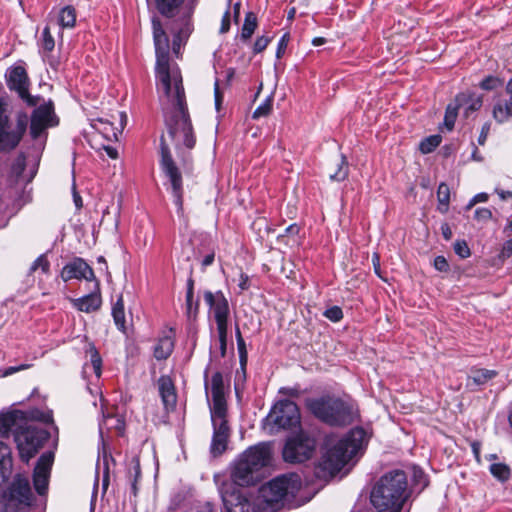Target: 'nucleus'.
<instances>
[{"label": "nucleus", "mask_w": 512, "mask_h": 512, "mask_svg": "<svg viewBox=\"0 0 512 512\" xmlns=\"http://www.w3.org/2000/svg\"><path fill=\"white\" fill-rule=\"evenodd\" d=\"M434 267L436 270L440 272H446L449 270V264L445 257L443 256H437L434 259Z\"/></svg>", "instance_id": "obj_58"}, {"label": "nucleus", "mask_w": 512, "mask_h": 512, "mask_svg": "<svg viewBox=\"0 0 512 512\" xmlns=\"http://www.w3.org/2000/svg\"><path fill=\"white\" fill-rule=\"evenodd\" d=\"M299 408L293 401L280 400L270 410L265 418V424L274 429H292L300 425Z\"/></svg>", "instance_id": "obj_8"}, {"label": "nucleus", "mask_w": 512, "mask_h": 512, "mask_svg": "<svg viewBox=\"0 0 512 512\" xmlns=\"http://www.w3.org/2000/svg\"><path fill=\"white\" fill-rule=\"evenodd\" d=\"M348 162L346 160V157L344 155H341L340 161L337 164V170L330 174V179L333 181H344L348 176Z\"/></svg>", "instance_id": "obj_39"}, {"label": "nucleus", "mask_w": 512, "mask_h": 512, "mask_svg": "<svg viewBox=\"0 0 512 512\" xmlns=\"http://www.w3.org/2000/svg\"><path fill=\"white\" fill-rule=\"evenodd\" d=\"M488 200V194L487 193H478L476 194L466 205L465 209L470 210L474 205L480 202H486Z\"/></svg>", "instance_id": "obj_59"}, {"label": "nucleus", "mask_w": 512, "mask_h": 512, "mask_svg": "<svg viewBox=\"0 0 512 512\" xmlns=\"http://www.w3.org/2000/svg\"><path fill=\"white\" fill-rule=\"evenodd\" d=\"M39 269L44 274H47L49 272L50 262L47 259L46 254H41L39 257H37V259L31 264L28 274L31 275Z\"/></svg>", "instance_id": "obj_41"}, {"label": "nucleus", "mask_w": 512, "mask_h": 512, "mask_svg": "<svg viewBox=\"0 0 512 512\" xmlns=\"http://www.w3.org/2000/svg\"><path fill=\"white\" fill-rule=\"evenodd\" d=\"M197 306H198L197 303L194 305L193 298L186 297V308H187V314L189 317H192L196 314Z\"/></svg>", "instance_id": "obj_63"}, {"label": "nucleus", "mask_w": 512, "mask_h": 512, "mask_svg": "<svg viewBox=\"0 0 512 512\" xmlns=\"http://www.w3.org/2000/svg\"><path fill=\"white\" fill-rule=\"evenodd\" d=\"M204 301L213 311L217 327H228L229 304L221 291L204 293Z\"/></svg>", "instance_id": "obj_17"}, {"label": "nucleus", "mask_w": 512, "mask_h": 512, "mask_svg": "<svg viewBox=\"0 0 512 512\" xmlns=\"http://www.w3.org/2000/svg\"><path fill=\"white\" fill-rule=\"evenodd\" d=\"M315 449V438L300 432L286 441L282 455L288 463H302L313 456Z\"/></svg>", "instance_id": "obj_11"}, {"label": "nucleus", "mask_w": 512, "mask_h": 512, "mask_svg": "<svg viewBox=\"0 0 512 512\" xmlns=\"http://www.w3.org/2000/svg\"><path fill=\"white\" fill-rule=\"evenodd\" d=\"M492 116L500 124L512 118V96L507 99H499L493 106Z\"/></svg>", "instance_id": "obj_24"}, {"label": "nucleus", "mask_w": 512, "mask_h": 512, "mask_svg": "<svg viewBox=\"0 0 512 512\" xmlns=\"http://www.w3.org/2000/svg\"><path fill=\"white\" fill-rule=\"evenodd\" d=\"M112 316L117 328L121 331H125V311L123 296L119 295L117 301L112 307Z\"/></svg>", "instance_id": "obj_31"}, {"label": "nucleus", "mask_w": 512, "mask_h": 512, "mask_svg": "<svg viewBox=\"0 0 512 512\" xmlns=\"http://www.w3.org/2000/svg\"><path fill=\"white\" fill-rule=\"evenodd\" d=\"M52 107L40 105L34 109L31 115L30 135L32 139L37 140L46 137V130L52 118Z\"/></svg>", "instance_id": "obj_19"}, {"label": "nucleus", "mask_w": 512, "mask_h": 512, "mask_svg": "<svg viewBox=\"0 0 512 512\" xmlns=\"http://www.w3.org/2000/svg\"><path fill=\"white\" fill-rule=\"evenodd\" d=\"M498 375L496 370H489L484 368H472L470 371V375L468 376V381L472 382L474 385H484L488 381L492 380Z\"/></svg>", "instance_id": "obj_29"}, {"label": "nucleus", "mask_w": 512, "mask_h": 512, "mask_svg": "<svg viewBox=\"0 0 512 512\" xmlns=\"http://www.w3.org/2000/svg\"><path fill=\"white\" fill-rule=\"evenodd\" d=\"M186 512H217V509L211 502H205L203 504L191 507Z\"/></svg>", "instance_id": "obj_55"}, {"label": "nucleus", "mask_w": 512, "mask_h": 512, "mask_svg": "<svg viewBox=\"0 0 512 512\" xmlns=\"http://www.w3.org/2000/svg\"><path fill=\"white\" fill-rule=\"evenodd\" d=\"M460 110L459 106L457 105L456 101L448 104L445 116H444V125L447 127V129L450 131L453 129L458 111Z\"/></svg>", "instance_id": "obj_38"}, {"label": "nucleus", "mask_w": 512, "mask_h": 512, "mask_svg": "<svg viewBox=\"0 0 512 512\" xmlns=\"http://www.w3.org/2000/svg\"><path fill=\"white\" fill-rule=\"evenodd\" d=\"M455 101L464 116L469 117L472 113L478 111L483 104L482 97L475 93H460L455 97Z\"/></svg>", "instance_id": "obj_22"}, {"label": "nucleus", "mask_w": 512, "mask_h": 512, "mask_svg": "<svg viewBox=\"0 0 512 512\" xmlns=\"http://www.w3.org/2000/svg\"><path fill=\"white\" fill-rule=\"evenodd\" d=\"M305 405L314 417L330 426H348L359 418L358 406L351 399L326 395L308 398Z\"/></svg>", "instance_id": "obj_5"}, {"label": "nucleus", "mask_w": 512, "mask_h": 512, "mask_svg": "<svg viewBox=\"0 0 512 512\" xmlns=\"http://www.w3.org/2000/svg\"><path fill=\"white\" fill-rule=\"evenodd\" d=\"M228 412L210 413L213 427L211 454L216 457L225 452L230 438L231 429L227 419Z\"/></svg>", "instance_id": "obj_13"}, {"label": "nucleus", "mask_w": 512, "mask_h": 512, "mask_svg": "<svg viewBox=\"0 0 512 512\" xmlns=\"http://www.w3.org/2000/svg\"><path fill=\"white\" fill-rule=\"evenodd\" d=\"M413 481H414L415 485L421 486V490L424 489L428 485L427 477L421 469L414 468Z\"/></svg>", "instance_id": "obj_52"}, {"label": "nucleus", "mask_w": 512, "mask_h": 512, "mask_svg": "<svg viewBox=\"0 0 512 512\" xmlns=\"http://www.w3.org/2000/svg\"><path fill=\"white\" fill-rule=\"evenodd\" d=\"M289 40H290L289 34L285 33L282 35V37L278 41V45H277V49H276V57L278 59L282 58V56L285 54Z\"/></svg>", "instance_id": "obj_53"}, {"label": "nucleus", "mask_w": 512, "mask_h": 512, "mask_svg": "<svg viewBox=\"0 0 512 512\" xmlns=\"http://www.w3.org/2000/svg\"><path fill=\"white\" fill-rule=\"evenodd\" d=\"M512 256V239L507 240L501 250L502 258H509Z\"/></svg>", "instance_id": "obj_61"}, {"label": "nucleus", "mask_w": 512, "mask_h": 512, "mask_svg": "<svg viewBox=\"0 0 512 512\" xmlns=\"http://www.w3.org/2000/svg\"><path fill=\"white\" fill-rule=\"evenodd\" d=\"M474 217L478 221H488L492 218V211L488 208H477Z\"/></svg>", "instance_id": "obj_56"}, {"label": "nucleus", "mask_w": 512, "mask_h": 512, "mask_svg": "<svg viewBox=\"0 0 512 512\" xmlns=\"http://www.w3.org/2000/svg\"><path fill=\"white\" fill-rule=\"evenodd\" d=\"M89 354H90V366L92 367L95 376L97 378H99L102 373V359L94 345L90 346Z\"/></svg>", "instance_id": "obj_40"}, {"label": "nucleus", "mask_w": 512, "mask_h": 512, "mask_svg": "<svg viewBox=\"0 0 512 512\" xmlns=\"http://www.w3.org/2000/svg\"><path fill=\"white\" fill-rule=\"evenodd\" d=\"M13 425V419L10 416L0 418V433L7 434Z\"/></svg>", "instance_id": "obj_57"}, {"label": "nucleus", "mask_w": 512, "mask_h": 512, "mask_svg": "<svg viewBox=\"0 0 512 512\" xmlns=\"http://www.w3.org/2000/svg\"><path fill=\"white\" fill-rule=\"evenodd\" d=\"M185 0H155L158 12L167 18L174 17Z\"/></svg>", "instance_id": "obj_27"}, {"label": "nucleus", "mask_w": 512, "mask_h": 512, "mask_svg": "<svg viewBox=\"0 0 512 512\" xmlns=\"http://www.w3.org/2000/svg\"><path fill=\"white\" fill-rule=\"evenodd\" d=\"M60 276L64 282L72 279H85L87 281H95V287H99L93 269L82 258H75L67 263L62 268Z\"/></svg>", "instance_id": "obj_16"}, {"label": "nucleus", "mask_w": 512, "mask_h": 512, "mask_svg": "<svg viewBox=\"0 0 512 512\" xmlns=\"http://www.w3.org/2000/svg\"><path fill=\"white\" fill-rule=\"evenodd\" d=\"M54 454L52 452L43 453L37 461V465L34 470L46 472L50 474L51 466L53 464Z\"/></svg>", "instance_id": "obj_42"}, {"label": "nucleus", "mask_w": 512, "mask_h": 512, "mask_svg": "<svg viewBox=\"0 0 512 512\" xmlns=\"http://www.w3.org/2000/svg\"><path fill=\"white\" fill-rule=\"evenodd\" d=\"M489 131H490V124L489 123H485L482 126L480 135L478 137V143L480 145H484L485 144Z\"/></svg>", "instance_id": "obj_62"}, {"label": "nucleus", "mask_w": 512, "mask_h": 512, "mask_svg": "<svg viewBox=\"0 0 512 512\" xmlns=\"http://www.w3.org/2000/svg\"><path fill=\"white\" fill-rule=\"evenodd\" d=\"M0 512H44V507L36 503L26 476L16 475L3 492Z\"/></svg>", "instance_id": "obj_6"}, {"label": "nucleus", "mask_w": 512, "mask_h": 512, "mask_svg": "<svg viewBox=\"0 0 512 512\" xmlns=\"http://www.w3.org/2000/svg\"><path fill=\"white\" fill-rule=\"evenodd\" d=\"M7 102L4 98H0V127L9 126V117L6 114Z\"/></svg>", "instance_id": "obj_54"}, {"label": "nucleus", "mask_w": 512, "mask_h": 512, "mask_svg": "<svg viewBox=\"0 0 512 512\" xmlns=\"http://www.w3.org/2000/svg\"><path fill=\"white\" fill-rule=\"evenodd\" d=\"M225 512H258L253 497L243 488L234 489L232 482H222L219 486Z\"/></svg>", "instance_id": "obj_10"}, {"label": "nucleus", "mask_w": 512, "mask_h": 512, "mask_svg": "<svg viewBox=\"0 0 512 512\" xmlns=\"http://www.w3.org/2000/svg\"><path fill=\"white\" fill-rule=\"evenodd\" d=\"M73 306L79 311L91 313L98 310L101 306L102 300L99 293H90L83 297L73 299Z\"/></svg>", "instance_id": "obj_23"}, {"label": "nucleus", "mask_w": 512, "mask_h": 512, "mask_svg": "<svg viewBox=\"0 0 512 512\" xmlns=\"http://www.w3.org/2000/svg\"><path fill=\"white\" fill-rule=\"evenodd\" d=\"M59 24L63 28H72L76 23V11L72 6H65L61 9L58 17Z\"/></svg>", "instance_id": "obj_33"}, {"label": "nucleus", "mask_w": 512, "mask_h": 512, "mask_svg": "<svg viewBox=\"0 0 512 512\" xmlns=\"http://www.w3.org/2000/svg\"><path fill=\"white\" fill-rule=\"evenodd\" d=\"M502 84L503 80L501 78L494 75H489L479 83V87L486 91H492L501 87Z\"/></svg>", "instance_id": "obj_44"}, {"label": "nucleus", "mask_w": 512, "mask_h": 512, "mask_svg": "<svg viewBox=\"0 0 512 512\" xmlns=\"http://www.w3.org/2000/svg\"><path fill=\"white\" fill-rule=\"evenodd\" d=\"M12 471L11 450L7 444L0 441V475L8 479Z\"/></svg>", "instance_id": "obj_30"}, {"label": "nucleus", "mask_w": 512, "mask_h": 512, "mask_svg": "<svg viewBox=\"0 0 512 512\" xmlns=\"http://www.w3.org/2000/svg\"><path fill=\"white\" fill-rule=\"evenodd\" d=\"M174 349V341L171 336H164L159 338L154 346L153 354L157 360H166Z\"/></svg>", "instance_id": "obj_26"}, {"label": "nucleus", "mask_w": 512, "mask_h": 512, "mask_svg": "<svg viewBox=\"0 0 512 512\" xmlns=\"http://www.w3.org/2000/svg\"><path fill=\"white\" fill-rule=\"evenodd\" d=\"M323 315L332 322H338L343 318V311L339 306L326 309Z\"/></svg>", "instance_id": "obj_48"}, {"label": "nucleus", "mask_w": 512, "mask_h": 512, "mask_svg": "<svg viewBox=\"0 0 512 512\" xmlns=\"http://www.w3.org/2000/svg\"><path fill=\"white\" fill-rule=\"evenodd\" d=\"M192 9L189 8L185 13L184 17L181 20V24L179 28H175V34L173 37V53L179 57L181 45H183L188 37L190 36L193 26L191 22Z\"/></svg>", "instance_id": "obj_21"}, {"label": "nucleus", "mask_w": 512, "mask_h": 512, "mask_svg": "<svg viewBox=\"0 0 512 512\" xmlns=\"http://www.w3.org/2000/svg\"><path fill=\"white\" fill-rule=\"evenodd\" d=\"M227 329H228V327H217L221 357H224L226 354Z\"/></svg>", "instance_id": "obj_51"}, {"label": "nucleus", "mask_w": 512, "mask_h": 512, "mask_svg": "<svg viewBox=\"0 0 512 512\" xmlns=\"http://www.w3.org/2000/svg\"><path fill=\"white\" fill-rule=\"evenodd\" d=\"M257 473L245 460L238 457L231 471V477L223 482H232L234 489L253 485L257 480Z\"/></svg>", "instance_id": "obj_18"}, {"label": "nucleus", "mask_w": 512, "mask_h": 512, "mask_svg": "<svg viewBox=\"0 0 512 512\" xmlns=\"http://www.w3.org/2000/svg\"><path fill=\"white\" fill-rule=\"evenodd\" d=\"M40 47L45 52H51L55 47V41L51 35L50 28L48 26H46L42 31Z\"/></svg>", "instance_id": "obj_43"}, {"label": "nucleus", "mask_w": 512, "mask_h": 512, "mask_svg": "<svg viewBox=\"0 0 512 512\" xmlns=\"http://www.w3.org/2000/svg\"><path fill=\"white\" fill-rule=\"evenodd\" d=\"M92 126L108 141L117 140L118 134L121 132L120 129L114 127L113 123L104 119H97Z\"/></svg>", "instance_id": "obj_28"}, {"label": "nucleus", "mask_w": 512, "mask_h": 512, "mask_svg": "<svg viewBox=\"0 0 512 512\" xmlns=\"http://www.w3.org/2000/svg\"><path fill=\"white\" fill-rule=\"evenodd\" d=\"M491 475L501 483L507 482L511 478V468L505 463H492L489 467Z\"/></svg>", "instance_id": "obj_32"}, {"label": "nucleus", "mask_w": 512, "mask_h": 512, "mask_svg": "<svg viewBox=\"0 0 512 512\" xmlns=\"http://www.w3.org/2000/svg\"><path fill=\"white\" fill-rule=\"evenodd\" d=\"M273 99L268 97L261 103L253 112L252 118L259 119L261 117H266L270 114L272 110Z\"/></svg>", "instance_id": "obj_45"}, {"label": "nucleus", "mask_w": 512, "mask_h": 512, "mask_svg": "<svg viewBox=\"0 0 512 512\" xmlns=\"http://www.w3.org/2000/svg\"><path fill=\"white\" fill-rule=\"evenodd\" d=\"M157 383L164 409L166 412L173 411L177 403V394L172 379L168 375H162Z\"/></svg>", "instance_id": "obj_20"}, {"label": "nucleus", "mask_w": 512, "mask_h": 512, "mask_svg": "<svg viewBox=\"0 0 512 512\" xmlns=\"http://www.w3.org/2000/svg\"><path fill=\"white\" fill-rule=\"evenodd\" d=\"M454 251L461 258H467L471 254L470 249H469L466 241H464V240H458L455 242Z\"/></svg>", "instance_id": "obj_49"}, {"label": "nucleus", "mask_w": 512, "mask_h": 512, "mask_svg": "<svg viewBox=\"0 0 512 512\" xmlns=\"http://www.w3.org/2000/svg\"><path fill=\"white\" fill-rule=\"evenodd\" d=\"M156 50L155 78L162 102L165 125L177 148L192 149L196 143L188 114L183 79L177 64L169 61V40L158 17L152 18Z\"/></svg>", "instance_id": "obj_1"}, {"label": "nucleus", "mask_w": 512, "mask_h": 512, "mask_svg": "<svg viewBox=\"0 0 512 512\" xmlns=\"http://www.w3.org/2000/svg\"><path fill=\"white\" fill-rule=\"evenodd\" d=\"M239 457L245 460L253 469L259 471L271 462V445L266 442L258 443L247 448Z\"/></svg>", "instance_id": "obj_15"}, {"label": "nucleus", "mask_w": 512, "mask_h": 512, "mask_svg": "<svg viewBox=\"0 0 512 512\" xmlns=\"http://www.w3.org/2000/svg\"><path fill=\"white\" fill-rule=\"evenodd\" d=\"M409 497L405 472L392 470L380 477L372 489L370 499L380 512H401Z\"/></svg>", "instance_id": "obj_4"}, {"label": "nucleus", "mask_w": 512, "mask_h": 512, "mask_svg": "<svg viewBox=\"0 0 512 512\" xmlns=\"http://www.w3.org/2000/svg\"><path fill=\"white\" fill-rule=\"evenodd\" d=\"M10 127H0V153L14 150L21 141L19 134H16Z\"/></svg>", "instance_id": "obj_25"}, {"label": "nucleus", "mask_w": 512, "mask_h": 512, "mask_svg": "<svg viewBox=\"0 0 512 512\" xmlns=\"http://www.w3.org/2000/svg\"><path fill=\"white\" fill-rule=\"evenodd\" d=\"M160 152V167L171 184L174 203L177 206V214L179 217H184L182 175L172 158L164 135L160 138Z\"/></svg>", "instance_id": "obj_7"}, {"label": "nucleus", "mask_w": 512, "mask_h": 512, "mask_svg": "<svg viewBox=\"0 0 512 512\" xmlns=\"http://www.w3.org/2000/svg\"><path fill=\"white\" fill-rule=\"evenodd\" d=\"M437 197L440 205L448 206L450 200V190L447 184L441 183L438 186Z\"/></svg>", "instance_id": "obj_47"}, {"label": "nucleus", "mask_w": 512, "mask_h": 512, "mask_svg": "<svg viewBox=\"0 0 512 512\" xmlns=\"http://www.w3.org/2000/svg\"><path fill=\"white\" fill-rule=\"evenodd\" d=\"M367 433L363 428H354L339 438L331 435L325 439L324 452L314 468L317 479L328 481L367 445Z\"/></svg>", "instance_id": "obj_2"}, {"label": "nucleus", "mask_w": 512, "mask_h": 512, "mask_svg": "<svg viewBox=\"0 0 512 512\" xmlns=\"http://www.w3.org/2000/svg\"><path fill=\"white\" fill-rule=\"evenodd\" d=\"M5 80L9 90L15 91L27 106H37L39 97L32 96L29 93L30 80L23 65H14L9 67L5 73Z\"/></svg>", "instance_id": "obj_12"}, {"label": "nucleus", "mask_w": 512, "mask_h": 512, "mask_svg": "<svg viewBox=\"0 0 512 512\" xmlns=\"http://www.w3.org/2000/svg\"><path fill=\"white\" fill-rule=\"evenodd\" d=\"M440 135H431L423 139L419 144V149L423 154L433 152L441 143Z\"/></svg>", "instance_id": "obj_37"}, {"label": "nucleus", "mask_w": 512, "mask_h": 512, "mask_svg": "<svg viewBox=\"0 0 512 512\" xmlns=\"http://www.w3.org/2000/svg\"><path fill=\"white\" fill-rule=\"evenodd\" d=\"M34 470L33 483L34 487L39 495H44L48 489L49 473Z\"/></svg>", "instance_id": "obj_35"}, {"label": "nucleus", "mask_w": 512, "mask_h": 512, "mask_svg": "<svg viewBox=\"0 0 512 512\" xmlns=\"http://www.w3.org/2000/svg\"><path fill=\"white\" fill-rule=\"evenodd\" d=\"M48 437L49 434L47 431L35 426H27L19 429L15 433V442L21 460L26 463L29 462L48 440Z\"/></svg>", "instance_id": "obj_9"}, {"label": "nucleus", "mask_w": 512, "mask_h": 512, "mask_svg": "<svg viewBox=\"0 0 512 512\" xmlns=\"http://www.w3.org/2000/svg\"><path fill=\"white\" fill-rule=\"evenodd\" d=\"M257 28V17L253 12L245 15L244 24L242 26L241 37L244 40L250 39Z\"/></svg>", "instance_id": "obj_34"}, {"label": "nucleus", "mask_w": 512, "mask_h": 512, "mask_svg": "<svg viewBox=\"0 0 512 512\" xmlns=\"http://www.w3.org/2000/svg\"><path fill=\"white\" fill-rule=\"evenodd\" d=\"M271 40H272V37L265 36V35L259 36L254 43L253 52L255 54L261 53L262 51H264L266 49V47L271 42Z\"/></svg>", "instance_id": "obj_50"}, {"label": "nucleus", "mask_w": 512, "mask_h": 512, "mask_svg": "<svg viewBox=\"0 0 512 512\" xmlns=\"http://www.w3.org/2000/svg\"><path fill=\"white\" fill-rule=\"evenodd\" d=\"M27 125H28V116H27V114L25 112H19L17 114V124H16L15 129H13V131L16 134H19V137L21 139H22L23 135L26 132Z\"/></svg>", "instance_id": "obj_46"}, {"label": "nucleus", "mask_w": 512, "mask_h": 512, "mask_svg": "<svg viewBox=\"0 0 512 512\" xmlns=\"http://www.w3.org/2000/svg\"><path fill=\"white\" fill-rule=\"evenodd\" d=\"M209 388L212 396L210 413L228 412L224 379L221 372H215L211 377L210 383L207 380V372L205 373V392L207 397L209 395Z\"/></svg>", "instance_id": "obj_14"}, {"label": "nucleus", "mask_w": 512, "mask_h": 512, "mask_svg": "<svg viewBox=\"0 0 512 512\" xmlns=\"http://www.w3.org/2000/svg\"><path fill=\"white\" fill-rule=\"evenodd\" d=\"M230 29V12L226 11L221 20L220 33H226Z\"/></svg>", "instance_id": "obj_60"}, {"label": "nucleus", "mask_w": 512, "mask_h": 512, "mask_svg": "<svg viewBox=\"0 0 512 512\" xmlns=\"http://www.w3.org/2000/svg\"><path fill=\"white\" fill-rule=\"evenodd\" d=\"M279 392L281 394L290 396V397H298L300 392L297 388H290V387H282Z\"/></svg>", "instance_id": "obj_64"}, {"label": "nucleus", "mask_w": 512, "mask_h": 512, "mask_svg": "<svg viewBox=\"0 0 512 512\" xmlns=\"http://www.w3.org/2000/svg\"><path fill=\"white\" fill-rule=\"evenodd\" d=\"M26 167L25 154H19L11 166L10 177L14 182H19Z\"/></svg>", "instance_id": "obj_36"}, {"label": "nucleus", "mask_w": 512, "mask_h": 512, "mask_svg": "<svg viewBox=\"0 0 512 512\" xmlns=\"http://www.w3.org/2000/svg\"><path fill=\"white\" fill-rule=\"evenodd\" d=\"M302 479L297 473L279 475L259 488L258 498L262 509L274 512L283 507L295 508L307 502L299 497Z\"/></svg>", "instance_id": "obj_3"}]
</instances>
